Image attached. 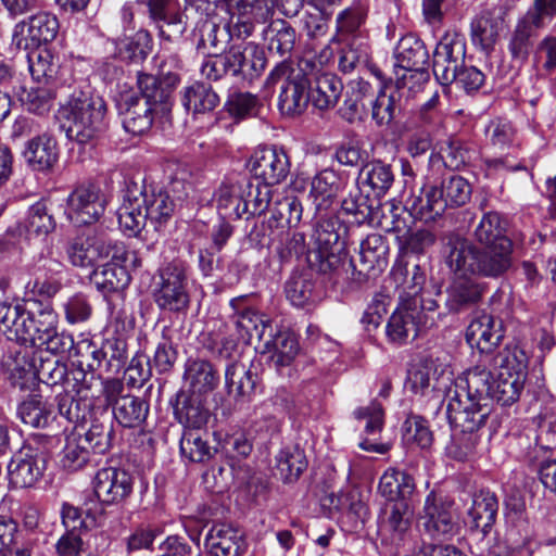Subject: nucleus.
Returning <instances> with one entry per match:
<instances>
[{"label": "nucleus", "mask_w": 556, "mask_h": 556, "mask_svg": "<svg viewBox=\"0 0 556 556\" xmlns=\"http://www.w3.org/2000/svg\"><path fill=\"white\" fill-rule=\"evenodd\" d=\"M441 243L445 263L455 275L496 279L511 266L513 248L478 247L454 231L443 233Z\"/></svg>", "instance_id": "obj_1"}, {"label": "nucleus", "mask_w": 556, "mask_h": 556, "mask_svg": "<svg viewBox=\"0 0 556 556\" xmlns=\"http://www.w3.org/2000/svg\"><path fill=\"white\" fill-rule=\"evenodd\" d=\"M177 201L167 190L155 191L129 182L123 191V202L117 210L118 225L128 236H137L148 223L157 230L170 219Z\"/></svg>", "instance_id": "obj_2"}, {"label": "nucleus", "mask_w": 556, "mask_h": 556, "mask_svg": "<svg viewBox=\"0 0 556 556\" xmlns=\"http://www.w3.org/2000/svg\"><path fill=\"white\" fill-rule=\"evenodd\" d=\"M465 375L466 390H458V395L464 399V404L475 409L485 404L489 415L493 401L502 406H511L519 400L525 387L522 375L494 372L482 363L468 369Z\"/></svg>", "instance_id": "obj_3"}, {"label": "nucleus", "mask_w": 556, "mask_h": 556, "mask_svg": "<svg viewBox=\"0 0 556 556\" xmlns=\"http://www.w3.org/2000/svg\"><path fill=\"white\" fill-rule=\"evenodd\" d=\"M55 326L58 315L50 304L28 300L25 304L13 306L0 302V331L26 346L42 349L46 336Z\"/></svg>", "instance_id": "obj_4"}, {"label": "nucleus", "mask_w": 556, "mask_h": 556, "mask_svg": "<svg viewBox=\"0 0 556 556\" xmlns=\"http://www.w3.org/2000/svg\"><path fill=\"white\" fill-rule=\"evenodd\" d=\"M458 386L447 391L446 418L451 427L460 429L448 447V454L456 460L465 462L477 454L480 443L478 430L483 427L489 418L488 406L480 405L477 409L464 404V399L458 395Z\"/></svg>", "instance_id": "obj_5"}, {"label": "nucleus", "mask_w": 556, "mask_h": 556, "mask_svg": "<svg viewBox=\"0 0 556 556\" xmlns=\"http://www.w3.org/2000/svg\"><path fill=\"white\" fill-rule=\"evenodd\" d=\"M106 103L100 96L74 92L63 108L66 137L79 146L93 144L105 128Z\"/></svg>", "instance_id": "obj_6"}, {"label": "nucleus", "mask_w": 556, "mask_h": 556, "mask_svg": "<svg viewBox=\"0 0 556 556\" xmlns=\"http://www.w3.org/2000/svg\"><path fill=\"white\" fill-rule=\"evenodd\" d=\"M153 299L164 312L186 314L190 306L188 265L173 260L162 265L154 277Z\"/></svg>", "instance_id": "obj_7"}, {"label": "nucleus", "mask_w": 556, "mask_h": 556, "mask_svg": "<svg viewBox=\"0 0 556 556\" xmlns=\"http://www.w3.org/2000/svg\"><path fill=\"white\" fill-rule=\"evenodd\" d=\"M283 80L278 97V108L282 115L296 116L302 114L311 102V80L293 62L281 60L270 71L266 84L275 85Z\"/></svg>", "instance_id": "obj_8"}, {"label": "nucleus", "mask_w": 556, "mask_h": 556, "mask_svg": "<svg viewBox=\"0 0 556 556\" xmlns=\"http://www.w3.org/2000/svg\"><path fill=\"white\" fill-rule=\"evenodd\" d=\"M134 490V477L124 468L105 467L97 471L93 491L98 503L94 508L87 507L86 515L94 522L104 518V506L117 505L130 496Z\"/></svg>", "instance_id": "obj_9"}, {"label": "nucleus", "mask_w": 556, "mask_h": 556, "mask_svg": "<svg viewBox=\"0 0 556 556\" xmlns=\"http://www.w3.org/2000/svg\"><path fill=\"white\" fill-rule=\"evenodd\" d=\"M455 502L448 496L430 491L419 511L422 531L432 540L452 539L458 531V518L454 509Z\"/></svg>", "instance_id": "obj_10"}, {"label": "nucleus", "mask_w": 556, "mask_h": 556, "mask_svg": "<svg viewBox=\"0 0 556 556\" xmlns=\"http://www.w3.org/2000/svg\"><path fill=\"white\" fill-rule=\"evenodd\" d=\"M313 268L321 276V282L336 291H345L351 282H357L356 266L344 248L313 250L309 256Z\"/></svg>", "instance_id": "obj_11"}, {"label": "nucleus", "mask_w": 556, "mask_h": 556, "mask_svg": "<svg viewBox=\"0 0 556 556\" xmlns=\"http://www.w3.org/2000/svg\"><path fill=\"white\" fill-rule=\"evenodd\" d=\"M185 9L179 0H142L147 8L150 24L157 30L161 39L176 41L184 36L188 28V17L185 13L193 0H185Z\"/></svg>", "instance_id": "obj_12"}, {"label": "nucleus", "mask_w": 556, "mask_h": 556, "mask_svg": "<svg viewBox=\"0 0 556 556\" xmlns=\"http://www.w3.org/2000/svg\"><path fill=\"white\" fill-rule=\"evenodd\" d=\"M106 205L108 198L99 186L80 184L68 194L65 214L76 226L91 225L103 216Z\"/></svg>", "instance_id": "obj_13"}, {"label": "nucleus", "mask_w": 556, "mask_h": 556, "mask_svg": "<svg viewBox=\"0 0 556 556\" xmlns=\"http://www.w3.org/2000/svg\"><path fill=\"white\" fill-rule=\"evenodd\" d=\"M26 367H16L13 370V377L24 379L16 380L22 389L28 388L29 383L38 380L50 387H64L68 383V368L65 363L61 362L56 356L46 355L42 349L33 351V357L23 356Z\"/></svg>", "instance_id": "obj_14"}, {"label": "nucleus", "mask_w": 556, "mask_h": 556, "mask_svg": "<svg viewBox=\"0 0 556 556\" xmlns=\"http://www.w3.org/2000/svg\"><path fill=\"white\" fill-rule=\"evenodd\" d=\"M429 51L425 42L414 34L403 36L393 51L394 74L397 86H404L407 73H415L424 81L429 79Z\"/></svg>", "instance_id": "obj_15"}, {"label": "nucleus", "mask_w": 556, "mask_h": 556, "mask_svg": "<svg viewBox=\"0 0 556 556\" xmlns=\"http://www.w3.org/2000/svg\"><path fill=\"white\" fill-rule=\"evenodd\" d=\"M59 29L58 17L52 13L40 11L15 24L12 42L21 50L46 47L55 39Z\"/></svg>", "instance_id": "obj_16"}, {"label": "nucleus", "mask_w": 556, "mask_h": 556, "mask_svg": "<svg viewBox=\"0 0 556 556\" xmlns=\"http://www.w3.org/2000/svg\"><path fill=\"white\" fill-rule=\"evenodd\" d=\"M465 59V37L458 33L443 36L433 53L432 71L438 83L442 86L453 84L457 79L455 73L463 66Z\"/></svg>", "instance_id": "obj_17"}, {"label": "nucleus", "mask_w": 556, "mask_h": 556, "mask_svg": "<svg viewBox=\"0 0 556 556\" xmlns=\"http://www.w3.org/2000/svg\"><path fill=\"white\" fill-rule=\"evenodd\" d=\"M119 250V243L111 240L104 232H90L74 238L68 244L67 255L74 266L87 268L93 267L99 260L111 254L116 258Z\"/></svg>", "instance_id": "obj_18"}, {"label": "nucleus", "mask_w": 556, "mask_h": 556, "mask_svg": "<svg viewBox=\"0 0 556 556\" xmlns=\"http://www.w3.org/2000/svg\"><path fill=\"white\" fill-rule=\"evenodd\" d=\"M231 17L226 26L230 39L244 41L250 37L256 24H264L271 17L267 0H227Z\"/></svg>", "instance_id": "obj_19"}, {"label": "nucleus", "mask_w": 556, "mask_h": 556, "mask_svg": "<svg viewBox=\"0 0 556 556\" xmlns=\"http://www.w3.org/2000/svg\"><path fill=\"white\" fill-rule=\"evenodd\" d=\"M248 166L253 177L269 188L286 180L290 173L289 156L283 150L275 147L255 150Z\"/></svg>", "instance_id": "obj_20"}, {"label": "nucleus", "mask_w": 556, "mask_h": 556, "mask_svg": "<svg viewBox=\"0 0 556 556\" xmlns=\"http://www.w3.org/2000/svg\"><path fill=\"white\" fill-rule=\"evenodd\" d=\"M251 294H243L232 298L229 301L231 314L229 321L235 326L238 337L243 340H250L254 333L264 340L267 329L270 328V320L260 315L250 304Z\"/></svg>", "instance_id": "obj_21"}, {"label": "nucleus", "mask_w": 556, "mask_h": 556, "mask_svg": "<svg viewBox=\"0 0 556 556\" xmlns=\"http://www.w3.org/2000/svg\"><path fill=\"white\" fill-rule=\"evenodd\" d=\"M389 242L380 233L368 235L359 244V268H356L357 283L376 279L388 267Z\"/></svg>", "instance_id": "obj_22"}, {"label": "nucleus", "mask_w": 556, "mask_h": 556, "mask_svg": "<svg viewBox=\"0 0 556 556\" xmlns=\"http://www.w3.org/2000/svg\"><path fill=\"white\" fill-rule=\"evenodd\" d=\"M504 338L502 320L485 312H477L466 330V341L472 348H477L485 354V364L490 354Z\"/></svg>", "instance_id": "obj_23"}, {"label": "nucleus", "mask_w": 556, "mask_h": 556, "mask_svg": "<svg viewBox=\"0 0 556 556\" xmlns=\"http://www.w3.org/2000/svg\"><path fill=\"white\" fill-rule=\"evenodd\" d=\"M443 368L438 359L422 357L410 365L405 379V388L415 395L435 396L438 404H442L441 389L438 387Z\"/></svg>", "instance_id": "obj_24"}, {"label": "nucleus", "mask_w": 556, "mask_h": 556, "mask_svg": "<svg viewBox=\"0 0 556 556\" xmlns=\"http://www.w3.org/2000/svg\"><path fill=\"white\" fill-rule=\"evenodd\" d=\"M226 54L233 77L253 80L260 77L266 67L264 50L253 42L233 43L226 50Z\"/></svg>", "instance_id": "obj_25"}, {"label": "nucleus", "mask_w": 556, "mask_h": 556, "mask_svg": "<svg viewBox=\"0 0 556 556\" xmlns=\"http://www.w3.org/2000/svg\"><path fill=\"white\" fill-rule=\"evenodd\" d=\"M498 498L489 489H480L471 496V505L467 510V525L470 533L486 539L496 522L498 513Z\"/></svg>", "instance_id": "obj_26"}, {"label": "nucleus", "mask_w": 556, "mask_h": 556, "mask_svg": "<svg viewBox=\"0 0 556 556\" xmlns=\"http://www.w3.org/2000/svg\"><path fill=\"white\" fill-rule=\"evenodd\" d=\"M427 328H429L427 316L415 313L403 301L390 316L386 333L389 342L402 345L414 340L422 329Z\"/></svg>", "instance_id": "obj_27"}, {"label": "nucleus", "mask_w": 556, "mask_h": 556, "mask_svg": "<svg viewBox=\"0 0 556 556\" xmlns=\"http://www.w3.org/2000/svg\"><path fill=\"white\" fill-rule=\"evenodd\" d=\"M342 212L357 225L380 226L381 201L358 185L341 202Z\"/></svg>", "instance_id": "obj_28"}, {"label": "nucleus", "mask_w": 556, "mask_h": 556, "mask_svg": "<svg viewBox=\"0 0 556 556\" xmlns=\"http://www.w3.org/2000/svg\"><path fill=\"white\" fill-rule=\"evenodd\" d=\"M118 111L122 117V125L126 132L132 136H141L148 132L156 116H161L153 106L138 98L137 93H128L121 98Z\"/></svg>", "instance_id": "obj_29"}, {"label": "nucleus", "mask_w": 556, "mask_h": 556, "mask_svg": "<svg viewBox=\"0 0 556 556\" xmlns=\"http://www.w3.org/2000/svg\"><path fill=\"white\" fill-rule=\"evenodd\" d=\"M49 453L39 447H28L24 455L16 456L9 465V478L15 488H30L42 476Z\"/></svg>", "instance_id": "obj_30"}, {"label": "nucleus", "mask_w": 556, "mask_h": 556, "mask_svg": "<svg viewBox=\"0 0 556 556\" xmlns=\"http://www.w3.org/2000/svg\"><path fill=\"white\" fill-rule=\"evenodd\" d=\"M205 547L213 556H241L248 544L240 529L220 522L214 525L207 532Z\"/></svg>", "instance_id": "obj_31"}, {"label": "nucleus", "mask_w": 556, "mask_h": 556, "mask_svg": "<svg viewBox=\"0 0 556 556\" xmlns=\"http://www.w3.org/2000/svg\"><path fill=\"white\" fill-rule=\"evenodd\" d=\"M414 507L412 503L396 502L390 505L386 525L391 533L392 542L403 553L414 552L412 523Z\"/></svg>", "instance_id": "obj_32"}, {"label": "nucleus", "mask_w": 556, "mask_h": 556, "mask_svg": "<svg viewBox=\"0 0 556 556\" xmlns=\"http://www.w3.org/2000/svg\"><path fill=\"white\" fill-rule=\"evenodd\" d=\"M173 405L175 419L184 426V430L202 429L206 426L210 412L199 394L189 391H179L176 394Z\"/></svg>", "instance_id": "obj_33"}, {"label": "nucleus", "mask_w": 556, "mask_h": 556, "mask_svg": "<svg viewBox=\"0 0 556 556\" xmlns=\"http://www.w3.org/2000/svg\"><path fill=\"white\" fill-rule=\"evenodd\" d=\"M356 419L366 420L364 432L366 437L361 440L358 446L370 453L386 454L390 450V444L378 441V435L383 428L384 412L378 401H371L368 406L358 407L354 410Z\"/></svg>", "instance_id": "obj_34"}, {"label": "nucleus", "mask_w": 556, "mask_h": 556, "mask_svg": "<svg viewBox=\"0 0 556 556\" xmlns=\"http://www.w3.org/2000/svg\"><path fill=\"white\" fill-rule=\"evenodd\" d=\"M391 278L400 290V299H412L424 290L427 276L419 262L397 257L392 269Z\"/></svg>", "instance_id": "obj_35"}, {"label": "nucleus", "mask_w": 556, "mask_h": 556, "mask_svg": "<svg viewBox=\"0 0 556 556\" xmlns=\"http://www.w3.org/2000/svg\"><path fill=\"white\" fill-rule=\"evenodd\" d=\"M285 293L295 307L309 308L323 298L312 271H294L285 283Z\"/></svg>", "instance_id": "obj_36"}, {"label": "nucleus", "mask_w": 556, "mask_h": 556, "mask_svg": "<svg viewBox=\"0 0 556 556\" xmlns=\"http://www.w3.org/2000/svg\"><path fill=\"white\" fill-rule=\"evenodd\" d=\"M456 276L448 288L446 305L451 312L458 313L480 303L488 291V285L469 276Z\"/></svg>", "instance_id": "obj_37"}, {"label": "nucleus", "mask_w": 556, "mask_h": 556, "mask_svg": "<svg viewBox=\"0 0 556 556\" xmlns=\"http://www.w3.org/2000/svg\"><path fill=\"white\" fill-rule=\"evenodd\" d=\"M242 185L239 173L226 176L214 192L217 213L222 218L237 220L243 217Z\"/></svg>", "instance_id": "obj_38"}, {"label": "nucleus", "mask_w": 556, "mask_h": 556, "mask_svg": "<svg viewBox=\"0 0 556 556\" xmlns=\"http://www.w3.org/2000/svg\"><path fill=\"white\" fill-rule=\"evenodd\" d=\"M137 85L139 89L138 98L148 102L149 106H153L161 116L167 115L173 106V93L176 88L163 84L152 74L138 73Z\"/></svg>", "instance_id": "obj_39"}, {"label": "nucleus", "mask_w": 556, "mask_h": 556, "mask_svg": "<svg viewBox=\"0 0 556 556\" xmlns=\"http://www.w3.org/2000/svg\"><path fill=\"white\" fill-rule=\"evenodd\" d=\"M260 383L257 372L239 362L231 361L225 369V386L237 402H250Z\"/></svg>", "instance_id": "obj_40"}, {"label": "nucleus", "mask_w": 556, "mask_h": 556, "mask_svg": "<svg viewBox=\"0 0 556 556\" xmlns=\"http://www.w3.org/2000/svg\"><path fill=\"white\" fill-rule=\"evenodd\" d=\"M182 106L193 117L213 112L220 102L218 93L205 81H193L180 91Z\"/></svg>", "instance_id": "obj_41"}, {"label": "nucleus", "mask_w": 556, "mask_h": 556, "mask_svg": "<svg viewBox=\"0 0 556 556\" xmlns=\"http://www.w3.org/2000/svg\"><path fill=\"white\" fill-rule=\"evenodd\" d=\"M23 155L34 170H49L59 159L58 142L47 132L37 135L26 142Z\"/></svg>", "instance_id": "obj_42"}, {"label": "nucleus", "mask_w": 556, "mask_h": 556, "mask_svg": "<svg viewBox=\"0 0 556 556\" xmlns=\"http://www.w3.org/2000/svg\"><path fill=\"white\" fill-rule=\"evenodd\" d=\"M378 491L388 502L412 503L416 491L415 479L405 470L388 468L380 477Z\"/></svg>", "instance_id": "obj_43"}, {"label": "nucleus", "mask_w": 556, "mask_h": 556, "mask_svg": "<svg viewBox=\"0 0 556 556\" xmlns=\"http://www.w3.org/2000/svg\"><path fill=\"white\" fill-rule=\"evenodd\" d=\"M269 328L268 339L264 341V348L271 352L269 366L279 375H285L283 369L291 366L299 352V343L295 337L288 331L271 333Z\"/></svg>", "instance_id": "obj_44"}, {"label": "nucleus", "mask_w": 556, "mask_h": 556, "mask_svg": "<svg viewBox=\"0 0 556 556\" xmlns=\"http://www.w3.org/2000/svg\"><path fill=\"white\" fill-rule=\"evenodd\" d=\"M394 182V173L391 165L379 160L365 164L358 174L357 185L379 201L390 190Z\"/></svg>", "instance_id": "obj_45"}, {"label": "nucleus", "mask_w": 556, "mask_h": 556, "mask_svg": "<svg viewBox=\"0 0 556 556\" xmlns=\"http://www.w3.org/2000/svg\"><path fill=\"white\" fill-rule=\"evenodd\" d=\"M263 38L270 55H278L282 60H290L294 49L295 29L285 20H274L263 29Z\"/></svg>", "instance_id": "obj_46"}, {"label": "nucleus", "mask_w": 556, "mask_h": 556, "mask_svg": "<svg viewBox=\"0 0 556 556\" xmlns=\"http://www.w3.org/2000/svg\"><path fill=\"white\" fill-rule=\"evenodd\" d=\"M473 237L481 247L513 248L506 236V222L495 211L484 212L477 225Z\"/></svg>", "instance_id": "obj_47"}, {"label": "nucleus", "mask_w": 556, "mask_h": 556, "mask_svg": "<svg viewBox=\"0 0 556 556\" xmlns=\"http://www.w3.org/2000/svg\"><path fill=\"white\" fill-rule=\"evenodd\" d=\"M270 216L267 220L269 228H294L302 220L303 205L295 195H273L269 208Z\"/></svg>", "instance_id": "obj_48"}, {"label": "nucleus", "mask_w": 556, "mask_h": 556, "mask_svg": "<svg viewBox=\"0 0 556 556\" xmlns=\"http://www.w3.org/2000/svg\"><path fill=\"white\" fill-rule=\"evenodd\" d=\"M342 91L343 83L339 76L330 72L320 73L314 83H311V102L320 111L332 109L337 105Z\"/></svg>", "instance_id": "obj_49"}, {"label": "nucleus", "mask_w": 556, "mask_h": 556, "mask_svg": "<svg viewBox=\"0 0 556 556\" xmlns=\"http://www.w3.org/2000/svg\"><path fill=\"white\" fill-rule=\"evenodd\" d=\"M410 215L417 219L430 222L441 216L446 210V202L437 186L424 187L419 195L406 201Z\"/></svg>", "instance_id": "obj_50"}, {"label": "nucleus", "mask_w": 556, "mask_h": 556, "mask_svg": "<svg viewBox=\"0 0 556 556\" xmlns=\"http://www.w3.org/2000/svg\"><path fill=\"white\" fill-rule=\"evenodd\" d=\"M239 181L242 185L243 195V216L249 219L264 214L273 201V190L263 184H254L253 179L247 175L239 174Z\"/></svg>", "instance_id": "obj_51"}, {"label": "nucleus", "mask_w": 556, "mask_h": 556, "mask_svg": "<svg viewBox=\"0 0 556 556\" xmlns=\"http://www.w3.org/2000/svg\"><path fill=\"white\" fill-rule=\"evenodd\" d=\"M56 98V85L34 81L33 85L23 87L18 99L22 106L29 113L43 116L54 105Z\"/></svg>", "instance_id": "obj_52"}, {"label": "nucleus", "mask_w": 556, "mask_h": 556, "mask_svg": "<svg viewBox=\"0 0 556 556\" xmlns=\"http://www.w3.org/2000/svg\"><path fill=\"white\" fill-rule=\"evenodd\" d=\"M115 55L122 61L139 64L143 62L153 48L151 34L139 29L132 36L114 40Z\"/></svg>", "instance_id": "obj_53"}, {"label": "nucleus", "mask_w": 556, "mask_h": 556, "mask_svg": "<svg viewBox=\"0 0 556 556\" xmlns=\"http://www.w3.org/2000/svg\"><path fill=\"white\" fill-rule=\"evenodd\" d=\"M150 404L142 397L125 394L112 409L114 419L124 428H137L144 424Z\"/></svg>", "instance_id": "obj_54"}, {"label": "nucleus", "mask_w": 556, "mask_h": 556, "mask_svg": "<svg viewBox=\"0 0 556 556\" xmlns=\"http://www.w3.org/2000/svg\"><path fill=\"white\" fill-rule=\"evenodd\" d=\"M184 377L191 388L189 392L199 395L213 391L219 382L217 370L205 359H189Z\"/></svg>", "instance_id": "obj_55"}, {"label": "nucleus", "mask_w": 556, "mask_h": 556, "mask_svg": "<svg viewBox=\"0 0 556 556\" xmlns=\"http://www.w3.org/2000/svg\"><path fill=\"white\" fill-rule=\"evenodd\" d=\"M374 93L371 85L364 78H356L348 84L344 101L339 109L340 116L350 124L361 117L365 110L364 100Z\"/></svg>", "instance_id": "obj_56"}, {"label": "nucleus", "mask_w": 556, "mask_h": 556, "mask_svg": "<svg viewBox=\"0 0 556 556\" xmlns=\"http://www.w3.org/2000/svg\"><path fill=\"white\" fill-rule=\"evenodd\" d=\"M500 16L494 11H482L470 24V36L473 46L483 51L493 48L501 27Z\"/></svg>", "instance_id": "obj_57"}, {"label": "nucleus", "mask_w": 556, "mask_h": 556, "mask_svg": "<svg viewBox=\"0 0 556 556\" xmlns=\"http://www.w3.org/2000/svg\"><path fill=\"white\" fill-rule=\"evenodd\" d=\"M114 435L112 421L105 410L100 416L91 419V425L85 434L78 435L85 440L87 446L94 455L105 454L112 446V438Z\"/></svg>", "instance_id": "obj_58"}, {"label": "nucleus", "mask_w": 556, "mask_h": 556, "mask_svg": "<svg viewBox=\"0 0 556 556\" xmlns=\"http://www.w3.org/2000/svg\"><path fill=\"white\" fill-rule=\"evenodd\" d=\"M90 280L100 292L108 295L126 288L130 276L124 266L106 263L92 271Z\"/></svg>", "instance_id": "obj_59"}, {"label": "nucleus", "mask_w": 556, "mask_h": 556, "mask_svg": "<svg viewBox=\"0 0 556 556\" xmlns=\"http://www.w3.org/2000/svg\"><path fill=\"white\" fill-rule=\"evenodd\" d=\"M17 414L25 425L34 428H45L55 417L52 404L42 394H33L23 401L18 405Z\"/></svg>", "instance_id": "obj_60"}, {"label": "nucleus", "mask_w": 556, "mask_h": 556, "mask_svg": "<svg viewBox=\"0 0 556 556\" xmlns=\"http://www.w3.org/2000/svg\"><path fill=\"white\" fill-rule=\"evenodd\" d=\"M28 67L34 81L56 85L59 62L47 47L27 50Z\"/></svg>", "instance_id": "obj_61"}, {"label": "nucleus", "mask_w": 556, "mask_h": 556, "mask_svg": "<svg viewBox=\"0 0 556 556\" xmlns=\"http://www.w3.org/2000/svg\"><path fill=\"white\" fill-rule=\"evenodd\" d=\"M202 429L184 430L179 447L181 456L192 463H205L210 460L216 450L210 445L206 432Z\"/></svg>", "instance_id": "obj_62"}, {"label": "nucleus", "mask_w": 556, "mask_h": 556, "mask_svg": "<svg viewBox=\"0 0 556 556\" xmlns=\"http://www.w3.org/2000/svg\"><path fill=\"white\" fill-rule=\"evenodd\" d=\"M340 188L341 179L334 170L324 169L319 172L312 180L309 192L314 197L316 210H326L337 197Z\"/></svg>", "instance_id": "obj_63"}, {"label": "nucleus", "mask_w": 556, "mask_h": 556, "mask_svg": "<svg viewBox=\"0 0 556 556\" xmlns=\"http://www.w3.org/2000/svg\"><path fill=\"white\" fill-rule=\"evenodd\" d=\"M538 402L540 403L535 416L539 430L538 439L554 444L556 443V397L544 391L539 393Z\"/></svg>", "instance_id": "obj_64"}]
</instances>
